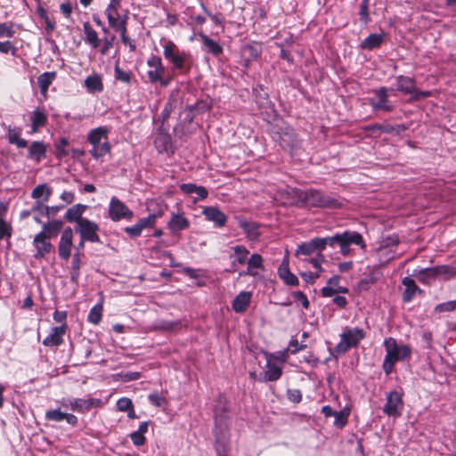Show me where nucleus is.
<instances>
[{"mask_svg":"<svg viewBox=\"0 0 456 456\" xmlns=\"http://www.w3.org/2000/svg\"><path fill=\"white\" fill-rule=\"evenodd\" d=\"M163 55L172 64L173 69L183 71L188 53L181 51L171 40H166L163 45Z\"/></svg>","mask_w":456,"mask_h":456,"instance_id":"nucleus-6","label":"nucleus"},{"mask_svg":"<svg viewBox=\"0 0 456 456\" xmlns=\"http://www.w3.org/2000/svg\"><path fill=\"white\" fill-rule=\"evenodd\" d=\"M436 271H435L434 267L421 269L413 273L414 276L422 283L428 284L432 281L437 278Z\"/></svg>","mask_w":456,"mask_h":456,"instance_id":"nucleus-37","label":"nucleus"},{"mask_svg":"<svg viewBox=\"0 0 456 456\" xmlns=\"http://www.w3.org/2000/svg\"><path fill=\"white\" fill-rule=\"evenodd\" d=\"M56 77V72H44L37 77V84L40 88V93L43 95H46L48 88L52 82Z\"/></svg>","mask_w":456,"mask_h":456,"instance_id":"nucleus-35","label":"nucleus"},{"mask_svg":"<svg viewBox=\"0 0 456 456\" xmlns=\"http://www.w3.org/2000/svg\"><path fill=\"white\" fill-rule=\"evenodd\" d=\"M62 225L63 224L61 221L52 220L43 225V230L41 232H45V236H47V238L50 239L51 237H54L59 233Z\"/></svg>","mask_w":456,"mask_h":456,"instance_id":"nucleus-38","label":"nucleus"},{"mask_svg":"<svg viewBox=\"0 0 456 456\" xmlns=\"http://www.w3.org/2000/svg\"><path fill=\"white\" fill-rule=\"evenodd\" d=\"M0 53H12V54L14 55L16 53V48L10 41L0 42Z\"/></svg>","mask_w":456,"mask_h":456,"instance_id":"nucleus-57","label":"nucleus"},{"mask_svg":"<svg viewBox=\"0 0 456 456\" xmlns=\"http://www.w3.org/2000/svg\"><path fill=\"white\" fill-rule=\"evenodd\" d=\"M287 397L290 402L298 403L302 400V394L298 389H288Z\"/></svg>","mask_w":456,"mask_h":456,"instance_id":"nucleus-54","label":"nucleus"},{"mask_svg":"<svg viewBox=\"0 0 456 456\" xmlns=\"http://www.w3.org/2000/svg\"><path fill=\"white\" fill-rule=\"evenodd\" d=\"M266 370L264 373V381H276L282 374V365L273 360V354H265Z\"/></svg>","mask_w":456,"mask_h":456,"instance_id":"nucleus-14","label":"nucleus"},{"mask_svg":"<svg viewBox=\"0 0 456 456\" xmlns=\"http://www.w3.org/2000/svg\"><path fill=\"white\" fill-rule=\"evenodd\" d=\"M14 30L11 23H0V37H12Z\"/></svg>","mask_w":456,"mask_h":456,"instance_id":"nucleus-50","label":"nucleus"},{"mask_svg":"<svg viewBox=\"0 0 456 456\" xmlns=\"http://www.w3.org/2000/svg\"><path fill=\"white\" fill-rule=\"evenodd\" d=\"M369 1L370 0H362L359 8V20L362 25L366 26L370 21V14H369Z\"/></svg>","mask_w":456,"mask_h":456,"instance_id":"nucleus-47","label":"nucleus"},{"mask_svg":"<svg viewBox=\"0 0 456 456\" xmlns=\"http://www.w3.org/2000/svg\"><path fill=\"white\" fill-rule=\"evenodd\" d=\"M79 268H80V253L75 252L72 260V267H71V279L76 281L79 276Z\"/></svg>","mask_w":456,"mask_h":456,"instance_id":"nucleus-49","label":"nucleus"},{"mask_svg":"<svg viewBox=\"0 0 456 456\" xmlns=\"http://www.w3.org/2000/svg\"><path fill=\"white\" fill-rule=\"evenodd\" d=\"M84 31L86 35V41L89 43L92 47L97 48L100 45V39L97 32L91 27L89 23L84 24Z\"/></svg>","mask_w":456,"mask_h":456,"instance_id":"nucleus-41","label":"nucleus"},{"mask_svg":"<svg viewBox=\"0 0 456 456\" xmlns=\"http://www.w3.org/2000/svg\"><path fill=\"white\" fill-rule=\"evenodd\" d=\"M163 215V212L160 210L157 213H151L146 217L140 218L136 224L140 226V228L143 231L144 229L153 228L156 224V221L159 217Z\"/></svg>","mask_w":456,"mask_h":456,"instance_id":"nucleus-39","label":"nucleus"},{"mask_svg":"<svg viewBox=\"0 0 456 456\" xmlns=\"http://www.w3.org/2000/svg\"><path fill=\"white\" fill-rule=\"evenodd\" d=\"M375 97L370 98L369 102L374 110L390 111L393 110V105L388 101L387 89L380 87L376 90Z\"/></svg>","mask_w":456,"mask_h":456,"instance_id":"nucleus-12","label":"nucleus"},{"mask_svg":"<svg viewBox=\"0 0 456 456\" xmlns=\"http://www.w3.org/2000/svg\"><path fill=\"white\" fill-rule=\"evenodd\" d=\"M67 330V324H61V326L53 327L50 330L49 335L43 339L42 344L45 346H61L64 342L63 337L66 334Z\"/></svg>","mask_w":456,"mask_h":456,"instance_id":"nucleus-15","label":"nucleus"},{"mask_svg":"<svg viewBox=\"0 0 456 456\" xmlns=\"http://www.w3.org/2000/svg\"><path fill=\"white\" fill-rule=\"evenodd\" d=\"M102 305L97 304L93 306L88 314L87 320L93 324H98L102 320Z\"/></svg>","mask_w":456,"mask_h":456,"instance_id":"nucleus-46","label":"nucleus"},{"mask_svg":"<svg viewBox=\"0 0 456 456\" xmlns=\"http://www.w3.org/2000/svg\"><path fill=\"white\" fill-rule=\"evenodd\" d=\"M52 189L46 183L38 184L36 186L32 192L31 197L39 201H47L52 195Z\"/></svg>","mask_w":456,"mask_h":456,"instance_id":"nucleus-32","label":"nucleus"},{"mask_svg":"<svg viewBox=\"0 0 456 456\" xmlns=\"http://www.w3.org/2000/svg\"><path fill=\"white\" fill-rule=\"evenodd\" d=\"M114 77L117 80L125 84H130L132 72L130 70L122 69L118 63L114 66Z\"/></svg>","mask_w":456,"mask_h":456,"instance_id":"nucleus-45","label":"nucleus"},{"mask_svg":"<svg viewBox=\"0 0 456 456\" xmlns=\"http://www.w3.org/2000/svg\"><path fill=\"white\" fill-rule=\"evenodd\" d=\"M403 410V394L398 391H390L387 394V403L383 412L389 417L397 418Z\"/></svg>","mask_w":456,"mask_h":456,"instance_id":"nucleus-9","label":"nucleus"},{"mask_svg":"<svg viewBox=\"0 0 456 456\" xmlns=\"http://www.w3.org/2000/svg\"><path fill=\"white\" fill-rule=\"evenodd\" d=\"M60 10L65 18L69 19L72 13V5L69 1L61 4Z\"/></svg>","mask_w":456,"mask_h":456,"instance_id":"nucleus-60","label":"nucleus"},{"mask_svg":"<svg viewBox=\"0 0 456 456\" xmlns=\"http://www.w3.org/2000/svg\"><path fill=\"white\" fill-rule=\"evenodd\" d=\"M147 66L150 69L147 71V77L151 84L159 83L163 86H167L168 80L164 78L166 69L162 63L161 58L157 55H151L147 60Z\"/></svg>","mask_w":456,"mask_h":456,"instance_id":"nucleus-8","label":"nucleus"},{"mask_svg":"<svg viewBox=\"0 0 456 456\" xmlns=\"http://www.w3.org/2000/svg\"><path fill=\"white\" fill-rule=\"evenodd\" d=\"M109 133L110 129L105 126H98L88 132L87 141L92 146L89 153L94 159H99L110 153L111 145L108 138Z\"/></svg>","mask_w":456,"mask_h":456,"instance_id":"nucleus-4","label":"nucleus"},{"mask_svg":"<svg viewBox=\"0 0 456 456\" xmlns=\"http://www.w3.org/2000/svg\"><path fill=\"white\" fill-rule=\"evenodd\" d=\"M396 89L404 94H412L415 92V82L412 78L399 76L396 77Z\"/></svg>","mask_w":456,"mask_h":456,"instance_id":"nucleus-34","label":"nucleus"},{"mask_svg":"<svg viewBox=\"0 0 456 456\" xmlns=\"http://www.w3.org/2000/svg\"><path fill=\"white\" fill-rule=\"evenodd\" d=\"M8 210V204L5 202H0V240L4 237L11 236L12 227L10 224H8L4 217L6 216Z\"/></svg>","mask_w":456,"mask_h":456,"instance_id":"nucleus-30","label":"nucleus"},{"mask_svg":"<svg viewBox=\"0 0 456 456\" xmlns=\"http://www.w3.org/2000/svg\"><path fill=\"white\" fill-rule=\"evenodd\" d=\"M252 293L249 291L240 292L232 302V308L235 313H244L251 301Z\"/></svg>","mask_w":456,"mask_h":456,"instance_id":"nucleus-22","label":"nucleus"},{"mask_svg":"<svg viewBox=\"0 0 456 456\" xmlns=\"http://www.w3.org/2000/svg\"><path fill=\"white\" fill-rule=\"evenodd\" d=\"M456 309V300L448 301L445 303L439 304L436 306V312H450Z\"/></svg>","mask_w":456,"mask_h":456,"instance_id":"nucleus-52","label":"nucleus"},{"mask_svg":"<svg viewBox=\"0 0 456 456\" xmlns=\"http://www.w3.org/2000/svg\"><path fill=\"white\" fill-rule=\"evenodd\" d=\"M167 142H168V136H167L165 134H160L154 141V144L159 151H161L162 149H165V144Z\"/></svg>","mask_w":456,"mask_h":456,"instance_id":"nucleus-61","label":"nucleus"},{"mask_svg":"<svg viewBox=\"0 0 456 456\" xmlns=\"http://www.w3.org/2000/svg\"><path fill=\"white\" fill-rule=\"evenodd\" d=\"M44 201L36 200L32 212H39L41 215L50 216V208L43 205Z\"/></svg>","mask_w":456,"mask_h":456,"instance_id":"nucleus-56","label":"nucleus"},{"mask_svg":"<svg viewBox=\"0 0 456 456\" xmlns=\"http://www.w3.org/2000/svg\"><path fill=\"white\" fill-rule=\"evenodd\" d=\"M99 225L89 220H81L78 224L75 226V232L80 236L82 240L90 242H99L100 237L98 235Z\"/></svg>","mask_w":456,"mask_h":456,"instance_id":"nucleus-10","label":"nucleus"},{"mask_svg":"<svg viewBox=\"0 0 456 456\" xmlns=\"http://www.w3.org/2000/svg\"><path fill=\"white\" fill-rule=\"evenodd\" d=\"M31 121V133H37L40 127H43L47 123V115L40 108H36L29 114Z\"/></svg>","mask_w":456,"mask_h":456,"instance_id":"nucleus-24","label":"nucleus"},{"mask_svg":"<svg viewBox=\"0 0 456 456\" xmlns=\"http://www.w3.org/2000/svg\"><path fill=\"white\" fill-rule=\"evenodd\" d=\"M350 414V410L348 408H344L342 411H336L334 414V426L338 428H343L348 420V417Z\"/></svg>","mask_w":456,"mask_h":456,"instance_id":"nucleus-43","label":"nucleus"},{"mask_svg":"<svg viewBox=\"0 0 456 456\" xmlns=\"http://www.w3.org/2000/svg\"><path fill=\"white\" fill-rule=\"evenodd\" d=\"M383 346L386 351L382 369L386 375H389L397 362L404 361L411 357V347L409 345L398 344L394 338L384 339Z\"/></svg>","mask_w":456,"mask_h":456,"instance_id":"nucleus-2","label":"nucleus"},{"mask_svg":"<svg viewBox=\"0 0 456 456\" xmlns=\"http://www.w3.org/2000/svg\"><path fill=\"white\" fill-rule=\"evenodd\" d=\"M57 403L63 409L78 413H85L93 408H97L102 405V401L98 398L63 397Z\"/></svg>","mask_w":456,"mask_h":456,"instance_id":"nucleus-5","label":"nucleus"},{"mask_svg":"<svg viewBox=\"0 0 456 456\" xmlns=\"http://www.w3.org/2000/svg\"><path fill=\"white\" fill-rule=\"evenodd\" d=\"M322 240H319V237L314 238L298 245L296 250V255L310 256L314 251H318V254H320L322 252Z\"/></svg>","mask_w":456,"mask_h":456,"instance_id":"nucleus-21","label":"nucleus"},{"mask_svg":"<svg viewBox=\"0 0 456 456\" xmlns=\"http://www.w3.org/2000/svg\"><path fill=\"white\" fill-rule=\"evenodd\" d=\"M239 225L240 228L244 230V232L247 233L249 239L254 240L258 236L256 226L255 224L249 223L245 219L240 218L239 220Z\"/></svg>","mask_w":456,"mask_h":456,"instance_id":"nucleus-44","label":"nucleus"},{"mask_svg":"<svg viewBox=\"0 0 456 456\" xmlns=\"http://www.w3.org/2000/svg\"><path fill=\"white\" fill-rule=\"evenodd\" d=\"M109 216L112 221L117 222L121 219L131 220L134 213L125 203L113 197L109 205Z\"/></svg>","mask_w":456,"mask_h":456,"instance_id":"nucleus-11","label":"nucleus"},{"mask_svg":"<svg viewBox=\"0 0 456 456\" xmlns=\"http://www.w3.org/2000/svg\"><path fill=\"white\" fill-rule=\"evenodd\" d=\"M20 127L9 126L7 129V139L12 144H15L18 148H25L28 145V142L25 139L20 138L21 135Z\"/></svg>","mask_w":456,"mask_h":456,"instance_id":"nucleus-28","label":"nucleus"},{"mask_svg":"<svg viewBox=\"0 0 456 456\" xmlns=\"http://www.w3.org/2000/svg\"><path fill=\"white\" fill-rule=\"evenodd\" d=\"M280 278L288 285L297 286L298 285L297 277L293 274L286 265H281L279 268Z\"/></svg>","mask_w":456,"mask_h":456,"instance_id":"nucleus-40","label":"nucleus"},{"mask_svg":"<svg viewBox=\"0 0 456 456\" xmlns=\"http://www.w3.org/2000/svg\"><path fill=\"white\" fill-rule=\"evenodd\" d=\"M53 318L56 322H60L61 324H67V312L66 311H55L53 314Z\"/></svg>","mask_w":456,"mask_h":456,"instance_id":"nucleus-64","label":"nucleus"},{"mask_svg":"<svg viewBox=\"0 0 456 456\" xmlns=\"http://www.w3.org/2000/svg\"><path fill=\"white\" fill-rule=\"evenodd\" d=\"M322 240V250L323 251L327 246L334 248L339 247V253L343 256H350L352 253L351 246H359L364 249L366 244L363 240L362 234L354 231H345L343 232L335 233L332 236L319 238Z\"/></svg>","mask_w":456,"mask_h":456,"instance_id":"nucleus-1","label":"nucleus"},{"mask_svg":"<svg viewBox=\"0 0 456 456\" xmlns=\"http://www.w3.org/2000/svg\"><path fill=\"white\" fill-rule=\"evenodd\" d=\"M247 264H248L247 271L244 273H241L240 275L248 274L251 276H255L256 274V272L255 271V269L263 267V258L259 254H253L247 260Z\"/></svg>","mask_w":456,"mask_h":456,"instance_id":"nucleus-36","label":"nucleus"},{"mask_svg":"<svg viewBox=\"0 0 456 456\" xmlns=\"http://www.w3.org/2000/svg\"><path fill=\"white\" fill-rule=\"evenodd\" d=\"M86 208V205L76 204L67 210L64 217L68 222L76 223L77 225L81 220L86 219L82 216Z\"/></svg>","mask_w":456,"mask_h":456,"instance_id":"nucleus-25","label":"nucleus"},{"mask_svg":"<svg viewBox=\"0 0 456 456\" xmlns=\"http://www.w3.org/2000/svg\"><path fill=\"white\" fill-rule=\"evenodd\" d=\"M190 222L183 216V214L180 213H172L171 218L167 223V228L170 230L171 233L175 234L179 232L189 228Z\"/></svg>","mask_w":456,"mask_h":456,"instance_id":"nucleus-20","label":"nucleus"},{"mask_svg":"<svg viewBox=\"0 0 456 456\" xmlns=\"http://www.w3.org/2000/svg\"><path fill=\"white\" fill-rule=\"evenodd\" d=\"M202 215L205 216L206 220L214 223L215 226L218 228L224 226L227 222L226 215L217 207H205L202 210Z\"/></svg>","mask_w":456,"mask_h":456,"instance_id":"nucleus-17","label":"nucleus"},{"mask_svg":"<svg viewBox=\"0 0 456 456\" xmlns=\"http://www.w3.org/2000/svg\"><path fill=\"white\" fill-rule=\"evenodd\" d=\"M62 407L61 405L57 409H51L45 411V418L47 420L61 422L66 420L68 424L76 426L77 424V418L72 414L61 411Z\"/></svg>","mask_w":456,"mask_h":456,"instance_id":"nucleus-16","label":"nucleus"},{"mask_svg":"<svg viewBox=\"0 0 456 456\" xmlns=\"http://www.w3.org/2000/svg\"><path fill=\"white\" fill-rule=\"evenodd\" d=\"M84 84L86 90L91 94L100 93L103 90V84L98 74H93L86 77Z\"/></svg>","mask_w":456,"mask_h":456,"instance_id":"nucleus-29","label":"nucleus"},{"mask_svg":"<svg viewBox=\"0 0 456 456\" xmlns=\"http://www.w3.org/2000/svg\"><path fill=\"white\" fill-rule=\"evenodd\" d=\"M385 34H370L362 43L361 47L362 49L373 50L379 47L384 41Z\"/></svg>","mask_w":456,"mask_h":456,"instance_id":"nucleus-33","label":"nucleus"},{"mask_svg":"<svg viewBox=\"0 0 456 456\" xmlns=\"http://www.w3.org/2000/svg\"><path fill=\"white\" fill-rule=\"evenodd\" d=\"M105 15L107 16L109 26L116 29L119 26L126 24L127 15L120 16L118 9H105Z\"/></svg>","mask_w":456,"mask_h":456,"instance_id":"nucleus-26","label":"nucleus"},{"mask_svg":"<svg viewBox=\"0 0 456 456\" xmlns=\"http://www.w3.org/2000/svg\"><path fill=\"white\" fill-rule=\"evenodd\" d=\"M305 347V345H299V343H298V341L297 339H292L289 342V348L287 349V351H289L291 354H297V352H299L300 350H302Z\"/></svg>","mask_w":456,"mask_h":456,"instance_id":"nucleus-62","label":"nucleus"},{"mask_svg":"<svg viewBox=\"0 0 456 456\" xmlns=\"http://www.w3.org/2000/svg\"><path fill=\"white\" fill-rule=\"evenodd\" d=\"M365 334L360 328H346L340 334V341L336 346V351L338 354H344L351 347L358 346L360 341L363 339Z\"/></svg>","mask_w":456,"mask_h":456,"instance_id":"nucleus-7","label":"nucleus"},{"mask_svg":"<svg viewBox=\"0 0 456 456\" xmlns=\"http://www.w3.org/2000/svg\"><path fill=\"white\" fill-rule=\"evenodd\" d=\"M340 278L334 275L329 279L327 285L322 289V295L325 297H332L335 294H345L348 292V289L339 285Z\"/></svg>","mask_w":456,"mask_h":456,"instance_id":"nucleus-19","label":"nucleus"},{"mask_svg":"<svg viewBox=\"0 0 456 456\" xmlns=\"http://www.w3.org/2000/svg\"><path fill=\"white\" fill-rule=\"evenodd\" d=\"M234 252V261L232 262V265H235V262L239 263L240 265H244L247 263L248 256L249 254V251L247 249L245 246L242 245H237L232 248Z\"/></svg>","mask_w":456,"mask_h":456,"instance_id":"nucleus-42","label":"nucleus"},{"mask_svg":"<svg viewBox=\"0 0 456 456\" xmlns=\"http://www.w3.org/2000/svg\"><path fill=\"white\" fill-rule=\"evenodd\" d=\"M68 144L69 141L66 138L62 137L60 139L59 142L56 145L57 151L60 155H68V151H66V147L68 146Z\"/></svg>","mask_w":456,"mask_h":456,"instance_id":"nucleus-59","label":"nucleus"},{"mask_svg":"<svg viewBox=\"0 0 456 456\" xmlns=\"http://www.w3.org/2000/svg\"><path fill=\"white\" fill-rule=\"evenodd\" d=\"M292 297L295 300L300 302L305 309H307L309 307V301L306 296L302 291L293 292Z\"/></svg>","mask_w":456,"mask_h":456,"instance_id":"nucleus-55","label":"nucleus"},{"mask_svg":"<svg viewBox=\"0 0 456 456\" xmlns=\"http://www.w3.org/2000/svg\"><path fill=\"white\" fill-rule=\"evenodd\" d=\"M117 407L120 411H127L132 410L133 403L129 398L123 397L118 401Z\"/></svg>","mask_w":456,"mask_h":456,"instance_id":"nucleus-53","label":"nucleus"},{"mask_svg":"<svg viewBox=\"0 0 456 456\" xmlns=\"http://www.w3.org/2000/svg\"><path fill=\"white\" fill-rule=\"evenodd\" d=\"M402 283L403 285L405 287V289L403 293V302H406V303H409L411 302L414 296L416 295V293H422V289H420L416 282L414 281L413 279H411V277H404L403 280H402Z\"/></svg>","mask_w":456,"mask_h":456,"instance_id":"nucleus-23","label":"nucleus"},{"mask_svg":"<svg viewBox=\"0 0 456 456\" xmlns=\"http://www.w3.org/2000/svg\"><path fill=\"white\" fill-rule=\"evenodd\" d=\"M46 146L43 142L35 141L28 147V157L31 159L39 162L43 158L45 157Z\"/></svg>","mask_w":456,"mask_h":456,"instance_id":"nucleus-27","label":"nucleus"},{"mask_svg":"<svg viewBox=\"0 0 456 456\" xmlns=\"http://www.w3.org/2000/svg\"><path fill=\"white\" fill-rule=\"evenodd\" d=\"M33 243L37 248V253L34 256L37 259L44 257L51 251L52 244L49 241V238L45 236V232L37 233L34 237Z\"/></svg>","mask_w":456,"mask_h":456,"instance_id":"nucleus-18","label":"nucleus"},{"mask_svg":"<svg viewBox=\"0 0 456 456\" xmlns=\"http://www.w3.org/2000/svg\"><path fill=\"white\" fill-rule=\"evenodd\" d=\"M434 269L436 271V273L437 277L443 276L445 279H448L456 273V269L449 265L435 266Z\"/></svg>","mask_w":456,"mask_h":456,"instance_id":"nucleus-48","label":"nucleus"},{"mask_svg":"<svg viewBox=\"0 0 456 456\" xmlns=\"http://www.w3.org/2000/svg\"><path fill=\"white\" fill-rule=\"evenodd\" d=\"M198 37L200 38L202 44L207 48L208 52L211 53L215 56H218L223 53V47L206 34L199 33Z\"/></svg>","mask_w":456,"mask_h":456,"instance_id":"nucleus-31","label":"nucleus"},{"mask_svg":"<svg viewBox=\"0 0 456 456\" xmlns=\"http://www.w3.org/2000/svg\"><path fill=\"white\" fill-rule=\"evenodd\" d=\"M73 247V231L70 227H67L61 233L58 252L59 256L63 260H68L71 256V249Z\"/></svg>","mask_w":456,"mask_h":456,"instance_id":"nucleus-13","label":"nucleus"},{"mask_svg":"<svg viewBox=\"0 0 456 456\" xmlns=\"http://www.w3.org/2000/svg\"><path fill=\"white\" fill-rule=\"evenodd\" d=\"M292 191L297 199L296 202L297 205L330 208H338L341 206V203L334 196L324 194L319 191L293 190Z\"/></svg>","mask_w":456,"mask_h":456,"instance_id":"nucleus-3","label":"nucleus"},{"mask_svg":"<svg viewBox=\"0 0 456 456\" xmlns=\"http://www.w3.org/2000/svg\"><path fill=\"white\" fill-rule=\"evenodd\" d=\"M124 231L130 238L133 239L141 236L142 232V230L136 223L134 225L126 227Z\"/></svg>","mask_w":456,"mask_h":456,"instance_id":"nucleus-51","label":"nucleus"},{"mask_svg":"<svg viewBox=\"0 0 456 456\" xmlns=\"http://www.w3.org/2000/svg\"><path fill=\"white\" fill-rule=\"evenodd\" d=\"M368 128L371 130H379L385 133H391L394 131V128L390 125H380V124H374L367 126Z\"/></svg>","mask_w":456,"mask_h":456,"instance_id":"nucleus-63","label":"nucleus"},{"mask_svg":"<svg viewBox=\"0 0 456 456\" xmlns=\"http://www.w3.org/2000/svg\"><path fill=\"white\" fill-rule=\"evenodd\" d=\"M130 437H131V440L133 442V444L135 445V446H141L142 445L145 441H146V438L145 436L142 435V434H140L136 431L133 432L131 435H130Z\"/></svg>","mask_w":456,"mask_h":456,"instance_id":"nucleus-58","label":"nucleus"}]
</instances>
